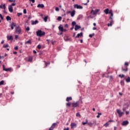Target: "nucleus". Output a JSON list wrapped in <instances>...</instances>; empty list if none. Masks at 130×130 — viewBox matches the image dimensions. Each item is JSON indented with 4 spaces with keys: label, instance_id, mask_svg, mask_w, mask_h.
<instances>
[{
    "label": "nucleus",
    "instance_id": "nucleus-1",
    "mask_svg": "<svg viewBox=\"0 0 130 130\" xmlns=\"http://www.w3.org/2000/svg\"><path fill=\"white\" fill-rule=\"evenodd\" d=\"M109 14H110L111 16L109 19V23H108V26L111 27V26L113 25V13L112 12V10H110L109 11Z\"/></svg>",
    "mask_w": 130,
    "mask_h": 130
},
{
    "label": "nucleus",
    "instance_id": "nucleus-2",
    "mask_svg": "<svg viewBox=\"0 0 130 130\" xmlns=\"http://www.w3.org/2000/svg\"><path fill=\"white\" fill-rule=\"evenodd\" d=\"M37 36L39 37H42V36H44L45 35V32L42 31V30L40 29H38L36 31Z\"/></svg>",
    "mask_w": 130,
    "mask_h": 130
},
{
    "label": "nucleus",
    "instance_id": "nucleus-3",
    "mask_svg": "<svg viewBox=\"0 0 130 130\" xmlns=\"http://www.w3.org/2000/svg\"><path fill=\"white\" fill-rule=\"evenodd\" d=\"M129 63L128 62H125L124 63L125 68H123V67L122 68V71L123 72H127L128 71V68H127V67L129 66Z\"/></svg>",
    "mask_w": 130,
    "mask_h": 130
},
{
    "label": "nucleus",
    "instance_id": "nucleus-4",
    "mask_svg": "<svg viewBox=\"0 0 130 130\" xmlns=\"http://www.w3.org/2000/svg\"><path fill=\"white\" fill-rule=\"evenodd\" d=\"M80 102H73L71 104L72 105V107L74 108H75V107H79L80 106Z\"/></svg>",
    "mask_w": 130,
    "mask_h": 130
},
{
    "label": "nucleus",
    "instance_id": "nucleus-5",
    "mask_svg": "<svg viewBox=\"0 0 130 130\" xmlns=\"http://www.w3.org/2000/svg\"><path fill=\"white\" fill-rule=\"evenodd\" d=\"M100 11V9H96L95 11L94 10H91L90 14H92L93 16H96L98 13Z\"/></svg>",
    "mask_w": 130,
    "mask_h": 130
},
{
    "label": "nucleus",
    "instance_id": "nucleus-6",
    "mask_svg": "<svg viewBox=\"0 0 130 130\" xmlns=\"http://www.w3.org/2000/svg\"><path fill=\"white\" fill-rule=\"evenodd\" d=\"M21 27L20 26H18L15 28V32L17 33V34H21Z\"/></svg>",
    "mask_w": 130,
    "mask_h": 130
},
{
    "label": "nucleus",
    "instance_id": "nucleus-7",
    "mask_svg": "<svg viewBox=\"0 0 130 130\" xmlns=\"http://www.w3.org/2000/svg\"><path fill=\"white\" fill-rule=\"evenodd\" d=\"M117 113H118L119 117H121V116L124 114V112L120 111L119 109L117 110Z\"/></svg>",
    "mask_w": 130,
    "mask_h": 130
},
{
    "label": "nucleus",
    "instance_id": "nucleus-8",
    "mask_svg": "<svg viewBox=\"0 0 130 130\" xmlns=\"http://www.w3.org/2000/svg\"><path fill=\"white\" fill-rule=\"evenodd\" d=\"M111 122H114V121L113 120H110L109 121H108L107 123H106L104 126L106 127H107L110 124Z\"/></svg>",
    "mask_w": 130,
    "mask_h": 130
},
{
    "label": "nucleus",
    "instance_id": "nucleus-9",
    "mask_svg": "<svg viewBox=\"0 0 130 130\" xmlns=\"http://www.w3.org/2000/svg\"><path fill=\"white\" fill-rule=\"evenodd\" d=\"M74 8L75 9H79V10H83V7H82V6L79 5L78 4H75L74 5Z\"/></svg>",
    "mask_w": 130,
    "mask_h": 130
},
{
    "label": "nucleus",
    "instance_id": "nucleus-10",
    "mask_svg": "<svg viewBox=\"0 0 130 130\" xmlns=\"http://www.w3.org/2000/svg\"><path fill=\"white\" fill-rule=\"evenodd\" d=\"M8 10L10 12V13H13V7H12V6H9L8 7Z\"/></svg>",
    "mask_w": 130,
    "mask_h": 130
},
{
    "label": "nucleus",
    "instance_id": "nucleus-11",
    "mask_svg": "<svg viewBox=\"0 0 130 130\" xmlns=\"http://www.w3.org/2000/svg\"><path fill=\"white\" fill-rule=\"evenodd\" d=\"M31 25H36V24H38V20H31Z\"/></svg>",
    "mask_w": 130,
    "mask_h": 130
},
{
    "label": "nucleus",
    "instance_id": "nucleus-12",
    "mask_svg": "<svg viewBox=\"0 0 130 130\" xmlns=\"http://www.w3.org/2000/svg\"><path fill=\"white\" fill-rule=\"evenodd\" d=\"M76 127H77V124H76V123H71V128H74Z\"/></svg>",
    "mask_w": 130,
    "mask_h": 130
},
{
    "label": "nucleus",
    "instance_id": "nucleus-13",
    "mask_svg": "<svg viewBox=\"0 0 130 130\" xmlns=\"http://www.w3.org/2000/svg\"><path fill=\"white\" fill-rule=\"evenodd\" d=\"M3 71H5V72H9V71H11V69H10V68H8V69L5 68L4 64L3 65Z\"/></svg>",
    "mask_w": 130,
    "mask_h": 130
},
{
    "label": "nucleus",
    "instance_id": "nucleus-14",
    "mask_svg": "<svg viewBox=\"0 0 130 130\" xmlns=\"http://www.w3.org/2000/svg\"><path fill=\"white\" fill-rule=\"evenodd\" d=\"M81 29V26L76 25L75 27V31H78V29Z\"/></svg>",
    "mask_w": 130,
    "mask_h": 130
},
{
    "label": "nucleus",
    "instance_id": "nucleus-15",
    "mask_svg": "<svg viewBox=\"0 0 130 130\" xmlns=\"http://www.w3.org/2000/svg\"><path fill=\"white\" fill-rule=\"evenodd\" d=\"M11 29L14 30V27H16V24L14 22H12L10 25Z\"/></svg>",
    "mask_w": 130,
    "mask_h": 130
},
{
    "label": "nucleus",
    "instance_id": "nucleus-16",
    "mask_svg": "<svg viewBox=\"0 0 130 130\" xmlns=\"http://www.w3.org/2000/svg\"><path fill=\"white\" fill-rule=\"evenodd\" d=\"M37 8H41V9H43L44 8V4H38L37 6Z\"/></svg>",
    "mask_w": 130,
    "mask_h": 130
},
{
    "label": "nucleus",
    "instance_id": "nucleus-17",
    "mask_svg": "<svg viewBox=\"0 0 130 130\" xmlns=\"http://www.w3.org/2000/svg\"><path fill=\"white\" fill-rule=\"evenodd\" d=\"M75 14H76V11H75V10H73L71 13V17H74Z\"/></svg>",
    "mask_w": 130,
    "mask_h": 130
},
{
    "label": "nucleus",
    "instance_id": "nucleus-18",
    "mask_svg": "<svg viewBox=\"0 0 130 130\" xmlns=\"http://www.w3.org/2000/svg\"><path fill=\"white\" fill-rule=\"evenodd\" d=\"M7 39L8 40H13L14 38H13L12 36H7Z\"/></svg>",
    "mask_w": 130,
    "mask_h": 130
},
{
    "label": "nucleus",
    "instance_id": "nucleus-19",
    "mask_svg": "<svg viewBox=\"0 0 130 130\" xmlns=\"http://www.w3.org/2000/svg\"><path fill=\"white\" fill-rule=\"evenodd\" d=\"M58 29H59V31H61V32H62V31L63 30V26H62V25H60L58 27Z\"/></svg>",
    "mask_w": 130,
    "mask_h": 130
},
{
    "label": "nucleus",
    "instance_id": "nucleus-20",
    "mask_svg": "<svg viewBox=\"0 0 130 130\" xmlns=\"http://www.w3.org/2000/svg\"><path fill=\"white\" fill-rule=\"evenodd\" d=\"M128 124V121H124L122 123V125H127Z\"/></svg>",
    "mask_w": 130,
    "mask_h": 130
},
{
    "label": "nucleus",
    "instance_id": "nucleus-21",
    "mask_svg": "<svg viewBox=\"0 0 130 130\" xmlns=\"http://www.w3.org/2000/svg\"><path fill=\"white\" fill-rule=\"evenodd\" d=\"M83 36V32H80V34H78L77 36L75 37L76 38H79V37Z\"/></svg>",
    "mask_w": 130,
    "mask_h": 130
},
{
    "label": "nucleus",
    "instance_id": "nucleus-22",
    "mask_svg": "<svg viewBox=\"0 0 130 130\" xmlns=\"http://www.w3.org/2000/svg\"><path fill=\"white\" fill-rule=\"evenodd\" d=\"M104 13H105L106 15H108L109 12V9L108 8L106 9L104 11Z\"/></svg>",
    "mask_w": 130,
    "mask_h": 130
},
{
    "label": "nucleus",
    "instance_id": "nucleus-23",
    "mask_svg": "<svg viewBox=\"0 0 130 130\" xmlns=\"http://www.w3.org/2000/svg\"><path fill=\"white\" fill-rule=\"evenodd\" d=\"M25 44H32V42L31 41V40H28L25 43Z\"/></svg>",
    "mask_w": 130,
    "mask_h": 130
},
{
    "label": "nucleus",
    "instance_id": "nucleus-24",
    "mask_svg": "<svg viewBox=\"0 0 130 130\" xmlns=\"http://www.w3.org/2000/svg\"><path fill=\"white\" fill-rule=\"evenodd\" d=\"M3 9L4 10L3 11L4 14H7V13L6 12V4L3 5Z\"/></svg>",
    "mask_w": 130,
    "mask_h": 130
},
{
    "label": "nucleus",
    "instance_id": "nucleus-25",
    "mask_svg": "<svg viewBox=\"0 0 130 130\" xmlns=\"http://www.w3.org/2000/svg\"><path fill=\"white\" fill-rule=\"evenodd\" d=\"M72 96H70V97H67L66 99V101H67V102H69V101H70L71 100H72Z\"/></svg>",
    "mask_w": 130,
    "mask_h": 130
},
{
    "label": "nucleus",
    "instance_id": "nucleus-26",
    "mask_svg": "<svg viewBox=\"0 0 130 130\" xmlns=\"http://www.w3.org/2000/svg\"><path fill=\"white\" fill-rule=\"evenodd\" d=\"M6 20L7 21H11V20H12V18H11V17L7 16L6 17Z\"/></svg>",
    "mask_w": 130,
    "mask_h": 130
},
{
    "label": "nucleus",
    "instance_id": "nucleus-27",
    "mask_svg": "<svg viewBox=\"0 0 130 130\" xmlns=\"http://www.w3.org/2000/svg\"><path fill=\"white\" fill-rule=\"evenodd\" d=\"M54 124H55V123H53L51 126L50 127L49 130H53V126H54Z\"/></svg>",
    "mask_w": 130,
    "mask_h": 130
},
{
    "label": "nucleus",
    "instance_id": "nucleus-28",
    "mask_svg": "<svg viewBox=\"0 0 130 130\" xmlns=\"http://www.w3.org/2000/svg\"><path fill=\"white\" fill-rule=\"evenodd\" d=\"M88 124V119H86V122H83L82 124L83 125H85V124Z\"/></svg>",
    "mask_w": 130,
    "mask_h": 130
},
{
    "label": "nucleus",
    "instance_id": "nucleus-29",
    "mask_svg": "<svg viewBox=\"0 0 130 130\" xmlns=\"http://www.w3.org/2000/svg\"><path fill=\"white\" fill-rule=\"evenodd\" d=\"M65 41L71 42V41H72V38H67V39H65Z\"/></svg>",
    "mask_w": 130,
    "mask_h": 130
},
{
    "label": "nucleus",
    "instance_id": "nucleus-30",
    "mask_svg": "<svg viewBox=\"0 0 130 130\" xmlns=\"http://www.w3.org/2000/svg\"><path fill=\"white\" fill-rule=\"evenodd\" d=\"M76 116L78 117H82V116L81 115V114H80V113H77L76 114Z\"/></svg>",
    "mask_w": 130,
    "mask_h": 130
},
{
    "label": "nucleus",
    "instance_id": "nucleus-31",
    "mask_svg": "<svg viewBox=\"0 0 130 130\" xmlns=\"http://www.w3.org/2000/svg\"><path fill=\"white\" fill-rule=\"evenodd\" d=\"M126 83H129L130 82V77H128L127 79H126Z\"/></svg>",
    "mask_w": 130,
    "mask_h": 130
},
{
    "label": "nucleus",
    "instance_id": "nucleus-32",
    "mask_svg": "<svg viewBox=\"0 0 130 130\" xmlns=\"http://www.w3.org/2000/svg\"><path fill=\"white\" fill-rule=\"evenodd\" d=\"M4 48H7L8 47H9V44H4L3 46Z\"/></svg>",
    "mask_w": 130,
    "mask_h": 130
},
{
    "label": "nucleus",
    "instance_id": "nucleus-33",
    "mask_svg": "<svg viewBox=\"0 0 130 130\" xmlns=\"http://www.w3.org/2000/svg\"><path fill=\"white\" fill-rule=\"evenodd\" d=\"M98 115L96 116L97 118H99L100 117V115H102V113H98Z\"/></svg>",
    "mask_w": 130,
    "mask_h": 130
},
{
    "label": "nucleus",
    "instance_id": "nucleus-34",
    "mask_svg": "<svg viewBox=\"0 0 130 130\" xmlns=\"http://www.w3.org/2000/svg\"><path fill=\"white\" fill-rule=\"evenodd\" d=\"M93 36H95L94 33H93L92 34L89 35V37H90V38H92V37H93Z\"/></svg>",
    "mask_w": 130,
    "mask_h": 130
},
{
    "label": "nucleus",
    "instance_id": "nucleus-35",
    "mask_svg": "<svg viewBox=\"0 0 130 130\" xmlns=\"http://www.w3.org/2000/svg\"><path fill=\"white\" fill-rule=\"evenodd\" d=\"M120 84H121V86H124V81H123V80H121L120 81Z\"/></svg>",
    "mask_w": 130,
    "mask_h": 130
},
{
    "label": "nucleus",
    "instance_id": "nucleus-36",
    "mask_svg": "<svg viewBox=\"0 0 130 130\" xmlns=\"http://www.w3.org/2000/svg\"><path fill=\"white\" fill-rule=\"evenodd\" d=\"M71 103H67V104H66V106L67 107H70V106H71Z\"/></svg>",
    "mask_w": 130,
    "mask_h": 130
},
{
    "label": "nucleus",
    "instance_id": "nucleus-37",
    "mask_svg": "<svg viewBox=\"0 0 130 130\" xmlns=\"http://www.w3.org/2000/svg\"><path fill=\"white\" fill-rule=\"evenodd\" d=\"M48 17L46 16L44 17V20L45 21V22H47V19H48Z\"/></svg>",
    "mask_w": 130,
    "mask_h": 130
},
{
    "label": "nucleus",
    "instance_id": "nucleus-38",
    "mask_svg": "<svg viewBox=\"0 0 130 130\" xmlns=\"http://www.w3.org/2000/svg\"><path fill=\"white\" fill-rule=\"evenodd\" d=\"M119 77L120 78H124V75H123V74H122V75L120 74V75H119Z\"/></svg>",
    "mask_w": 130,
    "mask_h": 130
},
{
    "label": "nucleus",
    "instance_id": "nucleus-39",
    "mask_svg": "<svg viewBox=\"0 0 130 130\" xmlns=\"http://www.w3.org/2000/svg\"><path fill=\"white\" fill-rule=\"evenodd\" d=\"M5 83V81H4V80H2L0 82V86H2V85H4Z\"/></svg>",
    "mask_w": 130,
    "mask_h": 130
},
{
    "label": "nucleus",
    "instance_id": "nucleus-40",
    "mask_svg": "<svg viewBox=\"0 0 130 130\" xmlns=\"http://www.w3.org/2000/svg\"><path fill=\"white\" fill-rule=\"evenodd\" d=\"M82 17H83V15H79V17L77 18V20H80V19H81V18H82Z\"/></svg>",
    "mask_w": 130,
    "mask_h": 130
},
{
    "label": "nucleus",
    "instance_id": "nucleus-41",
    "mask_svg": "<svg viewBox=\"0 0 130 130\" xmlns=\"http://www.w3.org/2000/svg\"><path fill=\"white\" fill-rule=\"evenodd\" d=\"M76 24H77V23H76L75 21H73L72 22V26H75V25H76Z\"/></svg>",
    "mask_w": 130,
    "mask_h": 130
},
{
    "label": "nucleus",
    "instance_id": "nucleus-42",
    "mask_svg": "<svg viewBox=\"0 0 130 130\" xmlns=\"http://www.w3.org/2000/svg\"><path fill=\"white\" fill-rule=\"evenodd\" d=\"M22 15H23V13H17V16L18 17H20V16H22Z\"/></svg>",
    "mask_w": 130,
    "mask_h": 130
},
{
    "label": "nucleus",
    "instance_id": "nucleus-43",
    "mask_svg": "<svg viewBox=\"0 0 130 130\" xmlns=\"http://www.w3.org/2000/svg\"><path fill=\"white\" fill-rule=\"evenodd\" d=\"M87 124L89 125L90 126H91V125H93V123L92 122H87Z\"/></svg>",
    "mask_w": 130,
    "mask_h": 130
},
{
    "label": "nucleus",
    "instance_id": "nucleus-44",
    "mask_svg": "<svg viewBox=\"0 0 130 130\" xmlns=\"http://www.w3.org/2000/svg\"><path fill=\"white\" fill-rule=\"evenodd\" d=\"M58 21H61V17L58 16L57 18Z\"/></svg>",
    "mask_w": 130,
    "mask_h": 130
},
{
    "label": "nucleus",
    "instance_id": "nucleus-45",
    "mask_svg": "<svg viewBox=\"0 0 130 130\" xmlns=\"http://www.w3.org/2000/svg\"><path fill=\"white\" fill-rule=\"evenodd\" d=\"M0 18L1 20H4V17H3V15H2V14H0Z\"/></svg>",
    "mask_w": 130,
    "mask_h": 130
},
{
    "label": "nucleus",
    "instance_id": "nucleus-46",
    "mask_svg": "<svg viewBox=\"0 0 130 130\" xmlns=\"http://www.w3.org/2000/svg\"><path fill=\"white\" fill-rule=\"evenodd\" d=\"M30 30V27H29V26H27L26 28V31H29Z\"/></svg>",
    "mask_w": 130,
    "mask_h": 130
},
{
    "label": "nucleus",
    "instance_id": "nucleus-47",
    "mask_svg": "<svg viewBox=\"0 0 130 130\" xmlns=\"http://www.w3.org/2000/svg\"><path fill=\"white\" fill-rule=\"evenodd\" d=\"M32 60H33V59L31 57H29L28 58V61L31 62Z\"/></svg>",
    "mask_w": 130,
    "mask_h": 130
},
{
    "label": "nucleus",
    "instance_id": "nucleus-48",
    "mask_svg": "<svg viewBox=\"0 0 130 130\" xmlns=\"http://www.w3.org/2000/svg\"><path fill=\"white\" fill-rule=\"evenodd\" d=\"M55 11L56 12H58L59 11V8H58V7H56L55 8Z\"/></svg>",
    "mask_w": 130,
    "mask_h": 130
},
{
    "label": "nucleus",
    "instance_id": "nucleus-49",
    "mask_svg": "<svg viewBox=\"0 0 130 130\" xmlns=\"http://www.w3.org/2000/svg\"><path fill=\"white\" fill-rule=\"evenodd\" d=\"M23 14H27V10L26 9L23 10Z\"/></svg>",
    "mask_w": 130,
    "mask_h": 130
},
{
    "label": "nucleus",
    "instance_id": "nucleus-50",
    "mask_svg": "<svg viewBox=\"0 0 130 130\" xmlns=\"http://www.w3.org/2000/svg\"><path fill=\"white\" fill-rule=\"evenodd\" d=\"M37 47L39 49H41V45H38Z\"/></svg>",
    "mask_w": 130,
    "mask_h": 130
},
{
    "label": "nucleus",
    "instance_id": "nucleus-51",
    "mask_svg": "<svg viewBox=\"0 0 130 130\" xmlns=\"http://www.w3.org/2000/svg\"><path fill=\"white\" fill-rule=\"evenodd\" d=\"M45 64H46V67H47V66H48V64H50V62H46Z\"/></svg>",
    "mask_w": 130,
    "mask_h": 130
},
{
    "label": "nucleus",
    "instance_id": "nucleus-52",
    "mask_svg": "<svg viewBox=\"0 0 130 130\" xmlns=\"http://www.w3.org/2000/svg\"><path fill=\"white\" fill-rule=\"evenodd\" d=\"M8 2H10V3L14 2V3H15V2H16V0H8Z\"/></svg>",
    "mask_w": 130,
    "mask_h": 130
},
{
    "label": "nucleus",
    "instance_id": "nucleus-53",
    "mask_svg": "<svg viewBox=\"0 0 130 130\" xmlns=\"http://www.w3.org/2000/svg\"><path fill=\"white\" fill-rule=\"evenodd\" d=\"M72 13L71 11H68L67 12V14L68 15V14H71Z\"/></svg>",
    "mask_w": 130,
    "mask_h": 130
},
{
    "label": "nucleus",
    "instance_id": "nucleus-54",
    "mask_svg": "<svg viewBox=\"0 0 130 130\" xmlns=\"http://www.w3.org/2000/svg\"><path fill=\"white\" fill-rule=\"evenodd\" d=\"M78 102H79V103H81V104L83 103V102L82 101V99H81V98L79 99Z\"/></svg>",
    "mask_w": 130,
    "mask_h": 130
},
{
    "label": "nucleus",
    "instance_id": "nucleus-55",
    "mask_svg": "<svg viewBox=\"0 0 130 130\" xmlns=\"http://www.w3.org/2000/svg\"><path fill=\"white\" fill-rule=\"evenodd\" d=\"M15 39L17 40V39H18V38L19 37V36L18 35H15Z\"/></svg>",
    "mask_w": 130,
    "mask_h": 130
},
{
    "label": "nucleus",
    "instance_id": "nucleus-56",
    "mask_svg": "<svg viewBox=\"0 0 130 130\" xmlns=\"http://www.w3.org/2000/svg\"><path fill=\"white\" fill-rule=\"evenodd\" d=\"M64 27H65V28H68L69 27V24H65Z\"/></svg>",
    "mask_w": 130,
    "mask_h": 130
},
{
    "label": "nucleus",
    "instance_id": "nucleus-57",
    "mask_svg": "<svg viewBox=\"0 0 130 130\" xmlns=\"http://www.w3.org/2000/svg\"><path fill=\"white\" fill-rule=\"evenodd\" d=\"M18 46H16L15 48H14V49L15 50H18Z\"/></svg>",
    "mask_w": 130,
    "mask_h": 130
},
{
    "label": "nucleus",
    "instance_id": "nucleus-58",
    "mask_svg": "<svg viewBox=\"0 0 130 130\" xmlns=\"http://www.w3.org/2000/svg\"><path fill=\"white\" fill-rule=\"evenodd\" d=\"M10 6H11V7H15V6H16V4H15V3H13L11 5H10Z\"/></svg>",
    "mask_w": 130,
    "mask_h": 130
},
{
    "label": "nucleus",
    "instance_id": "nucleus-59",
    "mask_svg": "<svg viewBox=\"0 0 130 130\" xmlns=\"http://www.w3.org/2000/svg\"><path fill=\"white\" fill-rule=\"evenodd\" d=\"M3 8H4V5H3V4H1L0 5V9H3Z\"/></svg>",
    "mask_w": 130,
    "mask_h": 130
},
{
    "label": "nucleus",
    "instance_id": "nucleus-60",
    "mask_svg": "<svg viewBox=\"0 0 130 130\" xmlns=\"http://www.w3.org/2000/svg\"><path fill=\"white\" fill-rule=\"evenodd\" d=\"M30 2H32V4H34V3H35V0H29Z\"/></svg>",
    "mask_w": 130,
    "mask_h": 130
},
{
    "label": "nucleus",
    "instance_id": "nucleus-61",
    "mask_svg": "<svg viewBox=\"0 0 130 130\" xmlns=\"http://www.w3.org/2000/svg\"><path fill=\"white\" fill-rule=\"evenodd\" d=\"M125 113H126V115H127V114H128L129 113V111H126Z\"/></svg>",
    "mask_w": 130,
    "mask_h": 130
},
{
    "label": "nucleus",
    "instance_id": "nucleus-62",
    "mask_svg": "<svg viewBox=\"0 0 130 130\" xmlns=\"http://www.w3.org/2000/svg\"><path fill=\"white\" fill-rule=\"evenodd\" d=\"M62 32H67V30L63 28V30L62 31Z\"/></svg>",
    "mask_w": 130,
    "mask_h": 130
},
{
    "label": "nucleus",
    "instance_id": "nucleus-63",
    "mask_svg": "<svg viewBox=\"0 0 130 130\" xmlns=\"http://www.w3.org/2000/svg\"><path fill=\"white\" fill-rule=\"evenodd\" d=\"M63 130H70V128L69 127L67 128H64Z\"/></svg>",
    "mask_w": 130,
    "mask_h": 130
},
{
    "label": "nucleus",
    "instance_id": "nucleus-64",
    "mask_svg": "<svg viewBox=\"0 0 130 130\" xmlns=\"http://www.w3.org/2000/svg\"><path fill=\"white\" fill-rule=\"evenodd\" d=\"M33 52H34V53H35V54L37 53V52H36V51H35V50H34L33 51Z\"/></svg>",
    "mask_w": 130,
    "mask_h": 130
}]
</instances>
